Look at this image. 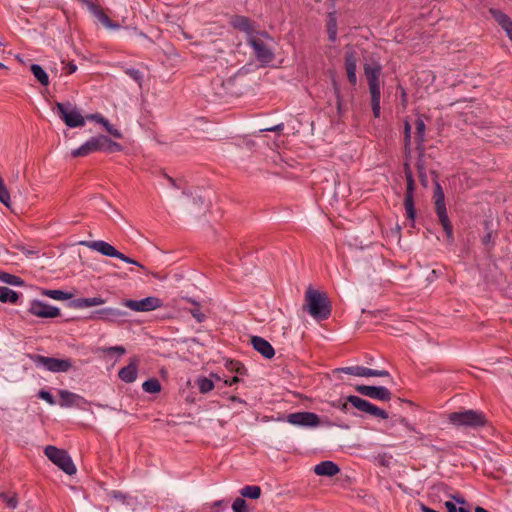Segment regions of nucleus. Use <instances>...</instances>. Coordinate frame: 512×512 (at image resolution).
I'll use <instances>...</instances> for the list:
<instances>
[{
  "label": "nucleus",
  "instance_id": "nucleus-2",
  "mask_svg": "<svg viewBox=\"0 0 512 512\" xmlns=\"http://www.w3.org/2000/svg\"><path fill=\"white\" fill-rule=\"evenodd\" d=\"M121 150L120 144L104 135L92 137L80 147L71 151L73 157H83L97 151L115 152Z\"/></svg>",
  "mask_w": 512,
  "mask_h": 512
},
{
  "label": "nucleus",
  "instance_id": "nucleus-30",
  "mask_svg": "<svg viewBox=\"0 0 512 512\" xmlns=\"http://www.w3.org/2000/svg\"><path fill=\"white\" fill-rule=\"evenodd\" d=\"M366 369L367 367L363 366H350L338 368L335 370V372L345 373L357 377H366Z\"/></svg>",
  "mask_w": 512,
  "mask_h": 512
},
{
  "label": "nucleus",
  "instance_id": "nucleus-54",
  "mask_svg": "<svg viewBox=\"0 0 512 512\" xmlns=\"http://www.w3.org/2000/svg\"><path fill=\"white\" fill-rule=\"evenodd\" d=\"M67 74H73L77 70V65L73 62L67 63L64 67Z\"/></svg>",
  "mask_w": 512,
  "mask_h": 512
},
{
  "label": "nucleus",
  "instance_id": "nucleus-64",
  "mask_svg": "<svg viewBox=\"0 0 512 512\" xmlns=\"http://www.w3.org/2000/svg\"><path fill=\"white\" fill-rule=\"evenodd\" d=\"M211 378H215L216 380H220V377L216 374H211Z\"/></svg>",
  "mask_w": 512,
  "mask_h": 512
},
{
  "label": "nucleus",
  "instance_id": "nucleus-27",
  "mask_svg": "<svg viewBox=\"0 0 512 512\" xmlns=\"http://www.w3.org/2000/svg\"><path fill=\"white\" fill-rule=\"evenodd\" d=\"M105 302V299L102 297L79 298L75 301V306L78 308H88L103 305Z\"/></svg>",
  "mask_w": 512,
  "mask_h": 512
},
{
  "label": "nucleus",
  "instance_id": "nucleus-43",
  "mask_svg": "<svg viewBox=\"0 0 512 512\" xmlns=\"http://www.w3.org/2000/svg\"><path fill=\"white\" fill-rule=\"evenodd\" d=\"M0 500H2L10 509H15L18 505V501L15 496H8L5 493H0Z\"/></svg>",
  "mask_w": 512,
  "mask_h": 512
},
{
  "label": "nucleus",
  "instance_id": "nucleus-52",
  "mask_svg": "<svg viewBox=\"0 0 512 512\" xmlns=\"http://www.w3.org/2000/svg\"><path fill=\"white\" fill-rule=\"evenodd\" d=\"M127 74L137 82H140L142 79V73L137 69H129Z\"/></svg>",
  "mask_w": 512,
  "mask_h": 512
},
{
  "label": "nucleus",
  "instance_id": "nucleus-41",
  "mask_svg": "<svg viewBox=\"0 0 512 512\" xmlns=\"http://www.w3.org/2000/svg\"><path fill=\"white\" fill-rule=\"evenodd\" d=\"M186 300L192 305L198 306V303L194 299L187 298ZM190 313L198 323H201L206 319L205 315L202 312H200L198 307L191 309Z\"/></svg>",
  "mask_w": 512,
  "mask_h": 512
},
{
  "label": "nucleus",
  "instance_id": "nucleus-10",
  "mask_svg": "<svg viewBox=\"0 0 512 512\" xmlns=\"http://www.w3.org/2000/svg\"><path fill=\"white\" fill-rule=\"evenodd\" d=\"M347 402H349L354 408L358 409L359 411L365 412L367 414H370L381 419L388 418V414L386 411L358 396L349 395L347 397Z\"/></svg>",
  "mask_w": 512,
  "mask_h": 512
},
{
  "label": "nucleus",
  "instance_id": "nucleus-36",
  "mask_svg": "<svg viewBox=\"0 0 512 512\" xmlns=\"http://www.w3.org/2000/svg\"><path fill=\"white\" fill-rule=\"evenodd\" d=\"M142 388L146 393H157L161 390V385L157 379H148L142 384Z\"/></svg>",
  "mask_w": 512,
  "mask_h": 512
},
{
  "label": "nucleus",
  "instance_id": "nucleus-3",
  "mask_svg": "<svg viewBox=\"0 0 512 512\" xmlns=\"http://www.w3.org/2000/svg\"><path fill=\"white\" fill-rule=\"evenodd\" d=\"M305 302L308 313L317 320L327 319L331 309L327 297L312 287L305 293Z\"/></svg>",
  "mask_w": 512,
  "mask_h": 512
},
{
  "label": "nucleus",
  "instance_id": "nucleus-23",
  "mask_svg": "<svg viewBox=\"0 0 512 512\" xmlns=\"http://www.w3.org/2000/svg\"><path fill=\"white\" fill-rule=\"evenodd\" d=\"M138 369L137 361H131L127 366L121 368L118 372L119 378L126 383H132L137 379Z\"/></svg>",
  "mask_w": 512,
  "mask_h": 512
},
{
  "label": "nucleus",
  "instance_id": "nucleus-7",
  "mask_svg": "<svg viewBox=\"0 0 512 512\" xmlns=\"http://www.w3.org/2000/svg\"><path fill=\"white\" fill-rule=\"evenodd\" d=\"M32 360L37 367H43L47 371L54 373L67 372L72 367V363L69 359H58L42 355H34Z\"/></svg>",
  "mask_w": 512,
  "mask_h": 512
},
{
  "label": "nucleus",
  "instance_id": "nucleus-35",
  "mask_svg": "<svg viewBox=\"0 0 512 512\" xmlns=\"http://www.w3.org/2000/svg\"><path fill=\"white\" fill-rule=\"evenodd\" d=\"M197 386L201 393H208L214 388V383L211 378L200 377L197 379Z\"/></svg>",
  "mask_w": 512,
  "mask_h": 512
},
{
  "label": "nucleus",
  "instance_id": "nucleus-59",
  "mask_svg": "<svg viewBox=\"0 0 512 512\" xmlns=\"http://www.w3.org/2000/svg\"><path fill=\"white\" fill-rule=\"evenodd\" d=\"M336 97H337V109L340 112L341 111V105H342V99L339 93V90L336 88Z\"/></svg>",
  "mask_w": 512,
  "mask_h": 512
},
{
  "label": "nucleus",
  "instance_id": "nucleus-1",
  "mask_svg": "<svg viewBox=\"0 0 512 512\" xmlns=\"http://www.w3.org/2000/svg\"><path fill=\"white\" fill-rule=\"evenodd\" d=\"M272 42L273 38L266 31H259L255 35H250L246 41L262 66L268 65L274 60L275 54L271 46Z\"/></svg>",
  "mask_w": 512,
  "mask_h": 512
},
{
  "label": "nucleus",
  "instance_id": "nucleus-17",
  "mask_svg": "<svg viewBox=\"0 0 512 512\" xmlns=\"http://www.w3.org/2000/svg\"><path fill=\"white\" fill-rule=\"evenodd\" d=\"M80 244L107 257L117 258V256H119V251L110 243L103 240L82 241Z\"/></svg>",
  "mask_w": 512,
  "mask_h": 512
},
{
  "label": "nucleus",
  "instance_id": "nucleus-49",
  "mask_svg": "<svg viewBox=\"0 0 512 512\" xmlns=\"http://www.w3.org/2000/svg\"><path fill=\"white\" fill-rule=\"evenodd\" d=\"M118 255H119V256H117V259H119V260H121V261H123V262H125V263H128V264H132V265L138 266V267H140V268H141V269H143V270H146V269H145V267H144L142 264H140V263H139V262H137L136 260H134V259H132V258H130V257H128V256H126L125 254H123V253L119 252V254H118Z\"/></svg>",
  "mask_w": 512,
  "mask_h": 512
},
{
  "label": "nucleus",
  "instance_id": "nucleus-53",
  "mask_svg": "<svg viewBox=\"0 0 512 512\" xmlns=\"http://www.w3.org/2000/svg\"><path fill=\"white\" fill-rule=\"evenodd\" d=\"M88 119L90 120H93L101 125L103 124H107V119H105L103 116H101L100 114H91L89 116H87Z\"/></svg>",
  "mask_w": 512,
  "mask_h": 512
},
{
  "label": "nucleus",
  "instance_id": "nucleus-19",
  "mask_svg": "<svg viewBox=\"0 0 512 512\" xmlns=\"http://www.w3.org/2000/svg\"><path fill=\"white\" fill-rule=\"evenodd\" d=\"M125 316V311L112 307L102 308L93 312L94 318L107 322H115Z\"/></svg>",
  "mask_w": 512,
  "mask_h": 512
},
{
  "label": "nucleus",
  "instance_id": "nucleus-24",
  "mask_svg": "<svg viewBox=\"0 0 512 512\" xmlns=\"http://www.w3.org/2000/svg\"><path fill=\"white\" fill-rule=\"evenodd\" d=\"M489 12L506 34L512 29V20L507 14L496 8H491Z\"/></svg>",
  "mask_w": 512,
  "mask_h": 512
},
{
  "label": "nucleus",
  "instance_id": "nucleus-40",
  "mask_svg": "<svg viewBox=\"0 0 512 512\" xmlns=\"http://www.w3.org/2000/svg\"><path fill=\"white\" fill-rule=\"evenodd\" d=\"M97 352L102 354H117L119 357L126 353V350L123 346H111V347H99Z\"/></svg>",
  "mask_w": 512,
  "mask_h": 512
},
{
  "label": "nucleus",
  "instance_id": "nucleus-9",
  "mask_svg": "<svg viewBox=\"0 0 512 512\" xmlns=\"http://www.w3.org/2000/svg\"><path fill=\"white\" fill-rule=\"evenodd\" d=\"M122 304L136 312H150L163 305L162 300L155 296H148L140 300L127 299Z\"/></svg>",
  "mask_w": 512,
  "mask_h": 512
},
{
  "label": "nucleus",
  "instance_id": "nucleus-63",
  "mask_svg": "<svg viewBox=\"0 0 512 512\" xmlns=\"http://www.w3.org/2000/svg\"><path fill=\"white\" fill-rule=\"evenodd\" d=\"M506 35L510 39V41L512 42V29L510 31H508V33Z\"/></svg>",
  "mask_w": 512,
  "mask_h": 512
},
{
  "label": "nucleus",
  "instance_id": "nucleus-21",
  "mask_svg": "<svg viewBox=\"0 0 512 512\" xmlns=\"http://www.w3.org/2000/svg\"><path fill=\"white\" fill-rule=\"evenodd\" d=\"M232 26L246 34V39L250 35H255L256 31L253 27L252 22L245 16H235L231 21Z\"/></svg>",
  "mask_w": 512,
  "mask_h": 512
},
{
  "label": "nucleus",
  "instance_id": "nucleus-48",
  "mask_svg": "<svg viewBox=\"0 0 512 512\" xmlns=\"http://www.w3.org/2000/svg\"><path fill=\"white\" fill-rule=\"evenodd\" d=\"M404 141L405 147L409 148L411 143V125L408 121L404 123Z\"/></svg>",
  "mask_w": 512,
  "mask_h": 512
},
{
  "label": "nucleus",
  "instance_id": "nucleus-46",
  "mask_svg": "<svg viewBox=\"0 0 512 512\" xmlns=\"http://www.w3.org/2000/svg\"><path fill=\"white\" fill-rule=\"evenodd\" d=\"M366 377H390V374L387 370H376L367 368Z\"/></svg>",
  "mask_w": 512,
  "mask_h": 512
},
{
  "label": "nucleus",
  "instance_id": "nucleus-12",
  "mask_svg": "<svg viewBox=\"0 0 512 512\" xmlns=\"http://www.w3.org/2000/svg\"><path fill=\"white\" fill-rule=\"evenodd\" d=\"M287 422L294 426L316 427L319 424V417L313 412H295L287 416Z\"/></svg>",
  "mask_w": 512,
  "mask_h": 512
},
{
  "label": "nucleus",
  "instance_id": "nucleus-39",
  "mask_svg": "<svg viewBox=\"0 0 512 512\" xmlns=\"http://www.w3.org/2000/svg\"><path fill=\"white\" fill-rule=\"evenodd\" d=\"M0 202L6 207H10L11 199L10 194L4 184L2 177L0 176Z\"/></svg>",
  "mask_w": 512,
  "mask_h": 512
},
{
  "label": "nucleus",
  "instance_id": "nucleus-4",
  "mask_svg": "<svg viewBox=\"0 0 512 512\" xmlns=\"http://www.w3.org/2000/svg\"><path fill=\"white\" fill-rule=\"evenodd\" d=\"M449 422L456 427L477 428L485 424V416L475 410L453 412L448 415Z\"/></svg>",
  "mask_w": 512,
  "mask_h": 512
},
{
  "label": "nucleus",
  "instance_id": "nucleus-45",
  "mask_svg": "<svg viewBox=\"0 0 512 512\" xmlns=\"http://www.w3.org/2000/svg\"><path fill=\"white\" fill-rule=\"evenodd\" d=\"M233 512H246L247 505L243 498H237L232 504Z\"/></svg>",
  "mask_w": 512,
  "mask_h": 512
},
{
  "label": "nucleus",
  "instance_id": "nucleus-56",
  "mask_svg": "<svg viewBox=\"0 0 512 512\" xmlns=\"http://www.w3.org/2000/svg\"><path fill=\"white\" fill-rule=\"evenodd\" d=\"M232 367L231 369L235 370L236 373L238 374H242L245 370L244 366L241 365L240 363L236 362V363H231Z\"/></svg>",
  "mask_w": 512,
  "mask_h": 512
},
{
  "label": "nucleus",
  "instance_id": "nucleus-22",
  "mask_svg": "<svg viewBox=\"0 0 512 512\" xmlns=\"http://www.w3.org/2000/svg\"><path fill=\"white\" fill-rule=\"evenodd\" d=\"M340 471L337 464L332 461H322L314 467V473L318 476L332 477Z\"/></svg>",
  "mask_w": 512,
  "mask_h": 512
},
{
  "label": "nucleus",
  "instance_id": "nucleus-32",
  "mask_svg": "<svg viewBox=\"0 0 512 512\" xmlns=\"http://www.w3.org/2000/svg\"><path fill=\"white\" fill-rule=\"evenodd\" d=\"M227 507L225 500H216L212 503H206L203 506L204 512H222Z\"/></svg>",
  "mask_w": 512,
  "mask_h": 512
},
{
  "label": "nucleus",
  "instance_id": "nucleus-16",
  "mask_svg": "<svg viewBox=\"0 0 512 512\" xmlns=\"http://www.w3.org/2000/svg\"><path fill=\"white\" fill-rule=\"evenodd\" d=\"M84 5H86L89 12L107 29L110 30H118L120 29V25L112 22L109 17L93 2L90 0H80Z\"/></svg>",
  "mask_w": 512,
  "mask_h": 512
},
{
  "label": "nucleus",
  "instance_id": "nucleus-44",
  "mask_svg": "<svg viewBox=\"0 0 512 512\" xmlns=\"http://www.w3.org/2000/svg\"><path fill=\"white\" fill-rule=\"evenodd\" d=\"M404 206L406 210L407 218L411 221L415 219V208H414V200L404 201Z\"/></svg>",
  "mask_w": 512,
  "mask_h": 512
},
{
  "label": "nucleus",
  "instance_id": "nucleus-13",
  "mask_svg": "<svg viewBox=\"0 0 512 512\" xmlns=\"http://www.w3.org/2000/svg\"><path fill=\"white\" fill-rule=\"evenodd\" d=\"M356 391L363 396L380 401H389L391 392L384 386L357 385Z\"/></svg>",
  "mask_w": 512,
  "mask_h": 512
},
{
  "label": "nucleus",
  "instance_id": "nucleus-25",
  "mask_svg": "<svg viewBox=\"0 0 512 512\" xmlns=\"http://www.w3.org/2000/svg\"><path fill=\"white\" fill-rule=\"evenodd\" d=\"M466 505V500L460 495H454L452 501L445 502L447 512H469Z\"/></svg>",
  "mask_w": 512,
  "mask_h": 512
},
{
  "label": "nucleus",
  "instance_id": "nucleus-18",
  "mask_svg": "<svg viewBox=\"0 0 512 512\" xmlns=\"http://www.w3.org/2000/svg\"><path fill=\"white\" fill-rule=\"evenodd\" d=\"M345 68L347 78L352 85L357 82L356 69H357V54L352 48H347L345 52Z\"/></svg>",
  "mask_w": 512,
  "mask_h": 512
},
{
  "label": "nucleus",
  "instance_id": "nucleus-6",
  "mask_svg": "<svg viewBox=\"0 0 512 512\" xmlns=\"http://www.w3.org/2000/svg\"><path fill=\"white\" fill-rule=\"evenodd\" d=\"M55 106L59 117L69 128L83 127L85 125V118L71 103L57 102Z\"/></svg>",
  "mask_w": 512,
  "mask_h": 512
},
{
  "label": "nucleus",
  "instance_id": "nucleus-29",
  "mask_svg": "<svg viewBox=\"0 0 512 512\" xmlns=\"http://www.w3.org/2000/svg\"><path fill=\"white\" fill-rule=\"evenodd\" d=\"M328 38L331 42L337 39V19L334 13H329L327 22Z\"/></svg>",
  "mask_w": 512,
  "mask_h": 512
},
{
  "label": "nucleus",
  "instance_id": "nucleus-26",
  "mask_svg": "<svg viewBox=\"0 0 512 512\" xmlns=\"http://www.w3.org/2000/svg\"><path fill=\"white\" fill-rule=\"evenodd\" d=\"M18 298L19 295L16 291L5 286L0 287V302L15 304Z\"/></svg>",
  "mask_w": 512,
  "mask_h": 512
},
{
  "label": "nucleus",
  "instance_id": "nucleus-55",
  "mask_svg": "<svg viewBox=\"0 0 512 512\" xmlns=\"http://www.w3.org/2000/svg\"><path fill=\"white\" fill-rule=\"evenodd\" d=\"M283 128H284V124L280 123V124H277V125L269 127V128L261 129L260 131L276 132V131L283 130Z\"/></svg>",
  "mask_w": 512,
  "mask_h": 512
},
{
  "label": "nucleus",
  "instance_id": "nucleus-20",
  "mask_svg": "<svg viewBox=\"0 0 512 512\" xmlns=\"http://www.w3.org/2000/svg\"><path fill=\"white\" fill-rule=\"evenodd\" d=\"M250 341H251L253 348L257 352H259L263 357H265L266 359H271L274 356V354H275L274 348L264 338H262L260 336H252Z\"/></svg>",
  "mask_w": 512,
  "mask_h": 512
},
{
  "label": "nucleus",
  "instance_id": "nucleus-11",
  "mask_svg": "<svg viewBox=\"0 0 512 512\" xmlns=\"http://www.w3.org/2000/svg\"><path fill=\"white\" fill-rule=\"evenodd\" d=\"M29 313L39 318H55L60 315L58 307L49 305L40 300H33L28 309Z\"/></svg>",
  "mask_w": 512,
  "mask_h": 512
},
{
  "label": "nucleus",
  "instance_id": "nucleus-42",
  "mask_svg": "<svg viewBox=\"0 0 512 512\" xmlns=\"http://www.w3.org/2000/svg\"><path fill=\"white\" fill-rule=\"evenodd\" d=\"M406 178H407V189H406L405 201L414 200L413 199V195H414V180H413V177H412L411 173H407L406 174Z\"/></svg>",
  "mask_w": 512,
  "mask_h": 512
},
{
  "label": "nucleus",
  "instance_id": "nucleus-28",
  "mask_svg": "<svg viewBox=\"0 0 512 512\" xmlns=\"http://www.w3.org/2000/svg\"><path fill=\"white\" fill-rule=\"evenodd\" d=\"M30 70L33 76L41 85L47 86L49 84V76L46 73V71L41 67V65L32 64Z\"/></svg>",
  "mask_w": 512,
  "mask_h": 512
},
{
  "label": "nucleus",
  "instance_id": "nucleus-60",
  "mask_svg": "<svg viewBox=\"0 0 512 512\" xmlns=\"http://www.w3.org/2000/svg\"><path fill=\"white\" fill-rule=\"evenodd\" d=\"M421 511L422 512H439V511H436V510H434L432 508H429V507H427L425 505H421Z\"/></svg>",
  "mask_w": 512,
  "mask_h": 512
},
{
  "label": "nucleus",
  "instance_id": "nucleus-58",
  "mask_svg": "<svg viewBox=\"0 0 512 512\" xmlns=\"http://www.w3.org/2000/svg\"><path fill=\"white\" fill-rule=\"evenodd\" d=\"M238 382H239V378L237 376H234V377H232L230 379H226L224 381L225 385H227V386H233V385H235Z\"/></svg>",
  "mask_w": 512,
  "mask_h": 512
},
{
  "label": "nucleus",
  "instance_id": "nucleus-31",
  "mask_svg": "<svg viewBox=\"0 0 512 512\" xmlns=\"http://www.w3.org/2000/svg\"><path fill=\"white\" fill-rule=\"evenodd\" d=\"M242 497L250 499H258L261 495V488L256 485H247L240 490Z\"/></svg>",
  "mask_w": 512,
  "mask_h": 512
},
{
  "label": "nucleus",
  "instance_id": "nucleus-51",
  "mask_svg": "<svg viewBox=\"0 0 512 512\" xmlns=\"http://www.w3.org/2000/svg\"><path fill=\"white\" fill-rule=\"evenodd\" d=\"M187 200H188V203H187L188 206L192 205L194 207H198V206H202L203 203H204L202 197H192V198H190V197L187 196Z\"/></svg>",
  "mask_w": 512,
  "mask_h": 512
},
{
  "label": "nucleus",
  "instance_id": "nucleus-14",
  "mask_svg": "<svg viewBox=\"0 0 512 512\" xmlns=\"http://www.w3.org/2000/svg\"><path fill=\"white\" fill-rule=\"evenodd\" d=\"M382 72V66L379 63L366 64L364 73L368 81L370 92H381L379 76Z\"/></svg>",
  "mask_w": 512,
  "mask_h": 512
},
{
  "label": "nucleus",
  "instance_id": "nucleus-61",
  "mask_svg": "<svg viewBox=\"0 0 512 512\" xmlns=\"http://www.w3.org/2000/svg\"><path fill=\"white\" fill-rule=\"evenodd\" d=\"M475 512H489V511H488V510H486V509H485V508H483V507L478 506V507H476V508H475Z\"/></svg>",
  "mask_w": 512,
  "mask_h": 512
},
{
  "label": "nucleus",
  "instance_id": "nucleus-5",
  "mask_svg": "<svg viewBox=\"0 0 512 512\" xmlns=\"http://www.w3.org/2000/svg\"><path fill=\"white\" fill-rule=\"evenodd\" d=\"M44 453L52 463L66 474L73 475L76 473V466L67 451L49 445L45 448Z\"/></svg>",
  "mask_w": 512,
  "mask_h": 512
},
{
  "label": "nucleus",
  "instance_id": "nucleus-50",
  "mask_svg": "<svg viewBox=\"0 0 512 512\" xmlns=\"http://www.w3.org/2000/svg\"><path fill=\"white\" fill-rule=\"evenodd\" d=\"M106 131L111 134L112 136L116 137V138H121V133L118 129L114 128L110 123L109 121L107 120V124H103L102 125Z\"/></svg>",
  "mask_w": 512,
  "mask_h": 512
},
{
  "label": "nucleus",
  "instance_id": "nucleus-37",
  "mask_svg": "<svg viewBox=\"0 0 512 512\" xmlns=\"http://www.w3.org/2000/svg\"><path fill=\"white\" fill-rule=\"evenodd\" d=\"M371 94V106L373 115L375 118L380 117V99H381V92H370Z\"/></svg>",
  "mask_w": 512,
  "mask_h": 512
},
{
  "label": "nucleus",
  "instance_id": "nucleus-38",
  "mask_svg": "<svg viewBox=\"0 0 512 512\" xmlns=\"http://www.w3.org/2000/svg\"><path fill=\"white\" fill-rule=\"evenodd\" d=\"M0 281L13 286H21L23 284V281L18 276L5 272H0Z\"/></svg>",
  "mask_w": 512,
  "mask_h": 512
},
{
  "label": "nucleus",
  "instance_id": "nucleus-62",
  "mask_svg": "<svg viewBox=\"0 0 512 512\" xmlns=\"http://www.w3.org/2000/svg\"><path fill=\"white\" fill-rule=\"evenodd\" d=\"M339 408H340L342 411L346 412V411H347V404H346V403H344V404H342L341 406H339Z\"/></svg>",
  "mask_w": 512,
  "mask_h": 512
},
{
  "label": "nucleus",
  "instance_id": "nucleus-34",
  "mask_svg": "<svg viewBox=\"0 0 512 512\" xmlns=\"http://www.w3.org/2000/svg\"><path fill=\"white\" fill-rule=\"evenodd\" d=\"M42 295L52 298L54 300H67L72 297V294L62 290H44Z\"/></svg>",
  "mask_w": 512,
  "mask_h": 512
},
{
  "label": "nucleus",
  "instance_id": "nucleus-15",
  "mask_svg": "<svg viewBox=\"0 0 512 512\" xmlns=\"http://www.w3.org/2000/svg\"><path fill=\"white\" fill-rule=\"evenodd\" d=\"M58 394L60 397L59 405L62 408H84V406L87 404V400L84 397L68 390L61 389L59 390Z\"/></svg>",
  "mask_w": 512,
  "mask_h": 512
},
{
  "label": "nucleus",
  "instance_id": "nucleus-33",
  "mask_svg": "<svg viewBox=\"0 0 512 512\" xmlns=\"http://www.w3.org/2000/svg\"><path fill=\"white\" fill-rule=\"evenodd\" d=\"M416 139L419 146H423L425 142V131H426V125L424 121L418 117L416 120Z\"/></svg>",
  "mask_w": 512,
  "mask_h": 512
},
{
  "label": "nucleus",
  "instance_id": "nucleus-47",
  "mask_svg": "<svg viewBox=\"0 0 512 512\" xmlns=\"http://www.w3.org/2000/svg\"><path fill=\"white\" fill-rule=\"evenodd\" d=\"M38 397L44 401H46L49 405H55L56 401L53 395L47 390H40L38 392Z\"/></svg>",
  "mask_w": 512,
  "mask_h": 512
},
{
  "label": "nucleus",
  "instance_id": "nucleus-57",
  "mask_svg": "<svg viewBox=\"0 0 512 512\" xmlns=\"http://www.w3.org/2000/svg\"><path fill=\"white\" fill-rule=\"evenodd\" d=\"M111 497H113L114 499L119 500V501H124L126 498V496L119 491H112Z\"/></svg>",
  "mask_w": 512,
  "mask_h": 512
},
{
  "label": "nucleus",
  "instance_id": "nucleus-8",
  "mask_svg": "<svg viewBox=\"0 0 512 512\" xmlns=\"http://www.w3.org/2000/svg\"><path fill=\"white\" fill-rule=\"evenodd\" d=\"M434 200H435V209L437 216L439 218V221L444 229V231L447 234L448 238H452L453 232H452V226L450 224L446 206H445V196L442 191V188L439 184L436 185L434 190Z\"/></svg>",
  "mask_w": 512,
  "mask_h": 512
}]
</instances>
